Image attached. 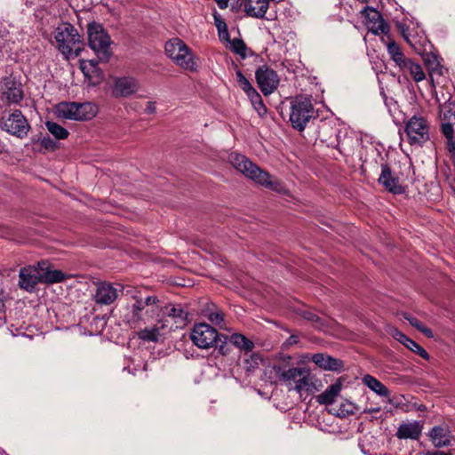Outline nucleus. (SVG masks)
Returning <instances> with one entry per match:
<instances>
[{
  "instance_id": "nucleus-1",
  "label": "nucleus",
  "mask_w": 455,
  "mask_h": 455,
  "mask_svg": "<svg viewBox=\"0 0 455 455\" xmlns=\"http://www.w3.org/2000/svg\"><path fill=\"white\" fill-rule=\"evenodd\" d=\"M132 299L134 302L127 306L126 313L124 315V321L131 328H140L159 315L162 306L156 296L132 294Z\"/></svg>"
},
{
  "instance_id": "nucleus-2",
  "label": "nucleus",
  "mask_w": 455,
  "mask_h": 455,
  "mask_svg": "<svg viewBox=\"0 0 455 455\" xmlns=\"http://www.w3.org/2000/svg\"><path fill=\"white\" fill-rule=\"evenodd\" d=\"M274 370L288 389L296 391L300 397L309 395L319 390L318 380L307 367H289L275 365Z\"/></svg>"
},
{
  "instance_id": "nucleus-3",
  "label": "nucleus",
  "mask_w": 455,
  "mask_h": 455,
  "mask_svg": "<svg viewBox=\"0 0 455 455\" xmlns=\"http://www.w3.org/2000/svg\"><path fill=\"white\" fill-rule=\"evenodd\" d=\"M229 161L238 172L256 183L277 193H286L284 186L278 179L272 177L268 172L259 169L245 156L232 153L229 156Z\"/></svg>"
},
{
  "instance_id": "nucleus-4",
  "label": "nucleus",
  "mask_w": 455,
  "mask_h": 455,
  "mask_svg": "<svg viewBox=\"0 0 455 455\" xmlns=\"http://www.w3.org/2000/svg\"><path fill=\"white\" fill-rule=\"evenodd\" d=\"M54 39L59 51L67 60L79 56L83 50L80 36L69 23L63 24L56 28Z\"/></svg>"
},
{
  "instance_id": "nucleus-5",
  "label": "nucleus",
  "mask_w": 455,
  "mask_h": 455,
  "mask_svg": "<svg viewBox=\"0 0 455 455\" xmlns=\"http://www.w3.org/2000/svg\"><path fill=\"white\" fill-rule=\"evenodd\" d=\"M89 46L102 62L108 61L111 56V40L103 27L98 23H91L87 28Z\"/></svg>"
},
{
  "instance_id": "nucleus-6",
  "label": "nucleus",
  "mask_w": 455,
  "mask_h": 455,
  "mask_svg": "<svg viewBox=\"0 0 455 455\" xmlns=\"http://www.w3.org/2000/svg\"><path fill=\"white\" fill-rule=\"evenodd\" d=\"M165 52L176 65L183 69L195 71L197 65L194 60V55L188 46L180 38L170 39L165 44Z\"/></svg>"
},
{
  "instance_id": "nucleus-7",
  "label": "nucleus",
  "mask_w": 455,
  "mask_h": 455,
  "mask_svg": "<svg viewBox=\"0 0 455 455\" xmlns=\"http://www.w3.org/2000/svg\"><path fill=\"white\" fill-rule=\"evenodd\" d=\"M56 115L59 117L70 120H90L97 114V106L91 102H60L56 105Z\"/></svg>"
},
{
  "instance_id": "nucleus-8",
  "label": "nucleus",
  "mask_w": 455,
  "mask_h": 455,
  "mask_svg": "<svg viewBox=\"0 0 455 455\" xmlns=\"http://www.w3.org/2000/svg\"><path fill=\"white\" fill-rule=\"evenodd\" d=\"M290 122L291 126L302 132L314 116L311 100L304 96H297L291 101Z\"/></svg>"
},
{
  "instance_id": "nucleus-9",
  "label": "nucleus",
  "mask_w": 455,
  "mask_h": 455,
  "mask_svg": "<svg viewBox=\"0 0 455 455\" xmlns=\"http://www.w3.org/2000/svg\"><path fill=\"white\" fill-rule=\"evenodd\" d=\"M405 133L411 145L421 146L429 140V125L420 116H413L405 125Z\"/></svg>"
},
{
  "instance_id": "nucleus-10",
  "label": "nucleus",
  "mask_w": 455,
  "mask_h": 455,
  "mask_svg": "<svg viewBox=\"0 0 455 455\" xmlns=\"http://www.w3.org/2000/svg\"><path fill=\"white\" fill-rule=\"evenodd\" d=\"M219 337L217 330L205 323H196L190 332L193 343L203 349L212 347Z\"/></svg>"
},
{
  "instance_id": "nucleus-11",
  "label": "nucleus",
  "mask_w": 455,
  "mask_h": 455,
  "mask_svg": "<svg viewBox=\"0 0 455 455\" xmlns=\"http://www.w3.org/2000/svg\"><path fill=\"white\" fill-rule=\"evenodd\" d=\"M1 128L12 136L23 139L28 135L30 126L21 111L15 110L3 117Z\"/></svg>"
},
{
  "instance_id": "nucleus-12",
  "label": "nucleus",
  "mask_w": 455,
  "mask_h": 455,
  "mask_svg": "<svg viewBox=\"0 0 455 455\" xmlns=\"http://www.w3.org/2000/svg\"><path fill=\"white\" fill-rule=\"evenodd\" d=\"M255 77L264 95H269L274 92L279 84V77L276 72L266 65L259 67L256 70Z\"/></svg>"
},
{
  "instance_id": "nucleus-13",
  "label": "nucleus",
  "mask_w": 455,
  "mask_h": 455,
  "mask_svg": "<svg viewBox=\"0 0 455 455\" xmlns=\"http://www.w3.org/2000/svg\"><path fill=\"white\" fill-rule=\"evenodd\" d=\"M41 283L40 269L36 266H27L20 269L18 285L21 290L33 292Z\"/></svg>"
},
{
  "instance_id": "nucleus-14",
  "label": "nucleus",
  "mask_w": 455,
  "mask_h": 455,
  "mask_svg": "<svg viewBox=\"0 0 455 455\" xmlns=\"http://www.w3.org/2000/svg\"><path fill=\"white\" fill-rule=\"evenodd\" d=\"M121 284L113 285L108 282L97 283L95 293L93 295L94 301L99 305H110L114 303L119 296Z\"/></svg>"
},
{
  "instance_id": "nucleus-15",
  "label": "nucleus",
  "mask_w": 455,
  "mask_h": 455,
  "mask_svg": "<svg viewBox=\"0 0 455 455\" xmlns=\"http://www.w3.org/2000/svg\"><path fill=\"white\" fill-rule=\"evenodd\" d=\"M140 88L138 81L130 76L115 78L112 87V96L115 98H127L138 92Z\"/></svg>"
},
{
  "instance_id": "nucleus-16",
  "label": "nucleus",
  "mask_w": 455,
  "mask_h": 455,
  "mask_svg": "<svg viewBox=\"0 0 455 455\" xmlns=\"http://www.w3.org/2000/svg\"><path fill=\"white\" fill-rule=\"evenodd\" d=\"M379 183L387 191L393 194H402L403 188L400 184L399 178L392 172L387 164H381V173L378 179Z\"/></svg>"
},
{
  "instance_id": "nucleus-17",
  "label": "nucleus",
  "mask_w": 455,
  "mask_h": 455,
  "mask_svg": "<svg viewBox=\"0 0 455 455\" xmlns=\"http://www.w3.org/2000/svg\"><path fill=\"white\" fill-rule=\"evenodd\" d=\"M428 435L435 447L442 448L452 444L453 437L447 427L435 426L430 430Z\"/></svg>"
},
{
  "instance_id": "nucleus-18",
  "label": "nucleus",
  "mask_w": 455,
  "mask_h": 455,
  "mask_svg": "<svg viewBox=\"0 0 455 455\" xmlns=\"http://www.w3.org/2000/svg\"><path fill=\"white\" fill-rule=\"evenodd\" d=\"M4 97L12 103H19L23 99L20 83L12 78H5L3 87Z\"/></svg>"
},
{
  "instance_id": "nucleus-19",
  "label": "nucleus",
  "mask_w": 455,
  "mask_h": 455,
  "mask_svg": "<svg viewBox=\"0 0 455 455\" xmlns=\"http://www.w3.org/2000/svg\"><path fill=\"white\" fill-rule=\"evenodd\" d=\"M38 267L40 269L41 283H60L65 279L64 273L60 270L50 269L47 261L38 262Z\"/></svg>"
},
{
  "instance_id": "nucleus-20",
  "label": "nucleus",
  "mask_w": 455,
  "mask_h": 455,
  "mask_svg": "<svg viewBox=\"0 0 455 455\" xmlns=\"http://www.w3.org/2000/svg\"><path fill=\"white\" fill-rule=\"evenodd\" d=\"M311 360L319 368L324 371H338L342 368V363L329 355L317 353L311 356Z\"/></svg>"
},
{
  "instance_id": "nucleus-21",
  "label": "nucleus",
  "mask_w": 455,
  "mask_h": 455,
  "mask_svg": "<svg viewBox=\"0 0 455 455\" xmlns=\"http://www.w3.org/2000/svg\"><path fill=\"white\" fill-rule=\"evenodd\" d=\"M421 431V424L418 421H413L400 425L395 435L398 439L417 440L419 438Z\"/></svg>"
},
{
  "instance_id": "nucleus-22",
  "label": "nucleus",
  "mask_w": 455,
  "mask_h": 455,
  "mask_svg": "<svg viewBox=\"0 0 455 455\" xmlns=\"http://www.w3.org/2000/svg\"><path fill=\"white\" fill-rule=\"evenodd\" d=\"M392 336L395 339L399 341L401 344L404 345L408 349L415 352L417 355L421 356L422 358L428 360L429 355L428 353L418 343L411 339L405 334L402 333L397 329H394L392 331Z\"/></svg>"
},
{
  "instance_id": "nucleus-23",
  "label": "nucleus",
  "mask_w": 455,
  "mask_h": 455,
  "mask_svg": "<svg viewBox=\"0 0 455 455\" xmlns=\"http://www.w3.org/2000/svg\"><path fill=\"white\" fill-rule=\"evenodd\" d=\"M396 28L400 31L402 36L404 40L412 47L416 52L420 51L419 46H423L424 43L427 41L426 37L420 36L418 40L410 31V28L407 25L406 21H396Z\"/></svg>"
},
{
  "instance_id": "nucleus-24",
  "label": "nucleus",
  "mask_w": 455,
  "mask_h": 455,
  "mask_svg": "<svg viewBox=\"0 0 455 455\" xmlns=\"http://www.w3.org/2000/svg\"><path fill=\"white\" fill-rule=\"evenodd\" d=\"M342 388V384L340 381H337L331 386H329L324 392L316 396V401L320 404L330 405L335 403L337 397L339 395V393Z\"/></svg>"
},
{
  "instance_id": "nucleus-25",
  "label": "nucleus",
  "mask_w": 455,
  "mask_h": 455,
  "mask_svg": "<svg viewBox=\"0 0 455 455\" xmlns=\"http://www.w3.org/2000/svg\"><path fill=\"white\" fill-rule=\"evenodd\" d=\"M270 0H247L245 11L249 16L263 18L268 9Z\"/></svg>"
},
{
  "instance_id": "nucleus-26",
  "label": "nucleus",
  "mask_w": 455,
  "mask_h": 455,
  "mask_svg": "<svg viewBox=\"0 0 455 455\" xmlns=\"http://www.w3.org/2000/svg\"><path fill=\"white\" fill-rule=\"evenodd\" d=\"M440 119L442 126L450 124L453 127L455 124V100H452L451 97L440 106Z\"/></svg>"
},
{
  "instance_id": "nucleus-27",
  "label": "nucleus",
  "mask_w": 455,
  "mask_h": 455,
  "mask_svg": "<svg viewBox=\"0 0 455 455\" xmlns=\"http://www.w3.org/2000/svg\"><path fill=\"white\" fill-rule=\"evenodd\" d=\"M387 50L391 60L399 67L400 69L406 66V62L409 59L404 56L400 46L394 40H388L387 43Z\"/></svg>"
},
{
  "instance_id": "nucleus-28",
  "label": "nucleus",
  "mask_w": 455,
  "mask_h": 455,
  "mask_svg": "<svg viewBox=\"0 0 455 455\" xmlns=\"http://www.w3.org/2000/svg\"><path fill=\"white\" fill-rule=\"evenodd\" d=\"M164 324L160 323L155 324L153 327L140 328L137 332L138 338L143 341L157 342L161 333L160 331L164 328Z\"/></svg>"
},
{
  "instance_id": "nucleus-29",
  "label": "nucleus",
  "mask_w": 455,
  "mask_h": 455,
  "mask_svg": "<svg viewBox=\"0 0 455 455\" xmlns=\"http://www.w3.org/2000/svg\"><path fill=\"white\" fill-rule=\"evenodd\" d=\"M363 382L377 395L384 397L389 395V390L387 388V387L373 376L365 375L363 379Z\"/></svg>"
},
{
  "instance_id": "nucleus-30",
  "label": "nucleus",
  "mask_w": 455,
  "mask_h": 455,
  "mask_svg": "<svg viewBox=\"0 0 455 455\" xmlns=\"http://www.w3.org/2000/svg\"><path fill=\"white\" fill-rule=\"evenodd\" d=\"M403 71H409L416 82L423 81L426 78L421 66L413 62L411 59L406 62V66L401 68Z\"/></svg>"
},
{
  "instance_id": "nucleus-31",
  "label": "nucleus",
  "mask_w": 455,
  "mask_h": 455,
  "mask_svg": "<svg viewBox=\"0 0 455 455\" xmlns=\"http://www.w3.org/2000/svg\"><path fill=\"white\" fill-rule=\"evenodd\" d=\"M230 342L236 347L245 352L251 351L254 347L252 341H251L249 339H247L245 336L240 333H234L233 335H231Z\"/></svg>"
},
{
  "instance_id": "nucleus-32",
  "label": "nucleus",
  "mask_w": 455,
  "mask_h": 455,
  "mask_svg": "<svg viewBox=\"0 0 455 455\" xmlns=\"http://www.w3.org/2000/svg\"><path fill=\"white\" fill-rule=\"evenodd\" d=\"M259 116H264L267 114V107L265 106L260 94L255 91L247 96Z\"/></svg>"
},
{
  "instance_id": "nucleus-33",
  "label": "nucleus",
  "mask_w": 455,
  "mask_h": 455,
  "mask_svg": "<svg viewBox=\"0 0 455 455\" xmlns=\"http://www.w3.org/2000/svg\"><path fill=\"white\" fill-rule=\"evenodd\" d=\"M100 61L98 60H81V69L86 77H91L93 74L99 76L100 69L98 63Z\"/></svg>"
},
{
  "instance_id": "nucleus-34",
  "label": "nucleus",
  "mask_w": 455,
  "mask_h": 455,
  "mask_svg": "<svg viewBox=\"0 0 455 455\" xmlns=\"http://www.w3.org/2000/svg\"><path fill=\"white\" fill-rule=\"evenodd\" d=\"M45 126L49 132L57 140H64L68 136V130L54 122L47 121Z\"/></svg>"
},
{
  "instance_id": "nucleus-35",
  "label": "nucleus",
  "mask_w": 455,
  "mask_h": 455,
  "mask_svg": "<svg viewBox=\"0 0 455 455\" xmlns=\"http://www.w3.org/2000/svg\"><path fill=\"white\" fill-rule=\"evenodd\" d=\"M236 81L240 88L246 93L247 96L256 91L249 80L243 75L241 70L236 71Z\"/></svg>"
},
{
  "instance_id": "nucleus-36",
  "label": "nucleus",
  "mask_w": 455,
  "mask_h": 455,
  "mask_svg": "<svg viewBox=\"0 0 455 455\" xmlns=\"http://www.w3.org/2000/svg\"><path fill=\"white\" fill-rule=\"evenodd\" d=\"M204 316L213 324L221 326V323L224 322V315L222 311L217 309L215 311H212L210 308L204 311Z\"/></svg>"
},
{
  "instance_id": "nucleus-37",
  "label": "nucleus",
  "mask_w": 455,
  "mask_h": 455,
  "mask_svg": "<svg viewBox=\"0 0 455 455\" xmlns=\"http://www.w3.org/2000/svg\"><path fill=\"white\" fill-rule=\"evenodd\" d=\"M355 409L356 407L354 403L349 402L343 403L339 405V408L337 411V416L345 418L347 416L353 415Z\"/></svg>"
},
{
  "instance_id": "nucleus-38",
  "label": "nucleus",
  "mask_w": 455,
  "mask_h": 455,
  "mask_svg": "<svg viewBox=\"0 0 455 455\" xmlns=\"http://www.w3.org/2000/svg\"><path fill=\"white\" fill-rule=\"evenodd\" d=\"M166 314L169 316H172L175 319H181L184 320L187 316V314L183 310V308L180 306L172 305L169 308L168 307H165Z\"/></svg>"
},
{
  "instance_id": "nucleus-39",
  "label": "nucleus",
  "mask_w": 455,
  "mask_h": 455,
  "mask_svg": "<svg viewBox=\"0 0 455 455\" xmlns=\"http://www.w3.org/2000/svg\"><path fill=\"white\" fill-rule=\"evenodd\" d=\"M298 314L305 320L315 323L317 327H320L322 324H317L320 322V318L314 312L309 311L307 309H299Z\"/></svg>"
},
{
  "instance_id": "nucleus-40",
  "label": "nucleus",
  "mask_w": 455,
  "mask_h": 455,
  "mask_svg": "<svg viewBox=\"0 0 455 455\" xmlns=\"http://www.w3.org/2000/svg\"><path fill=\"white\" fill-rule=\"evenodd\" d=\"M232 50L235 53L239 54L242 58L244 59L246 57V53H245L246 46L242 40L234 39L232 42Z\"/></svg>"
},
{
  "instance_id": "nucleus-41",
  "label": "nucleus",
  "mask_w": 455,
  "mask_h": 455,
  "mask_svg": "<svg viewBox=\"0 0 455 455\" xmlns=\"http://www.w3.org/2000/svg\"><path fill=\"white\" fill-rule=\"evenodd\" d=\"M40 145L46 150L53 151L57 148L58 144L49 136H44L40 140Z\"/></svg>"
},
{
  "instance_id": "nucleus-42",
  "label": "nucleus",
  "mask_w": 455,
  "mask_h": 455,
  "mask_svg": "<svg viewBox=\"0 0 455 455\" xmlns=\"http://www.w3.org/2000/svg\"><path fill=\"white\" fill-rule=\"evenodd\" d=\"M120 289V291H123L124 294L126 296H131L132 298V294H142L140 291H138L131 286H122L118 287Z\"/></svg>"
},
{
  "instance_id": "nucleus-43",
  "label": "nucleus",
  "mask_w": 455,
  "mask_h": 455,
  "mask_svg": "<svg viewBox=\"0 0 455 455\" xmlns=\"http://www.w3.org/2000/svg\"><path fill=\"white\" fill-rule=\"evenodd\" d=\"M404 318L411 323V326L415 327L417 330L420 331V329L423 327V323L417 319L416 317H412L410 315L404 316Z\"/></svg>"
},
{
  "instance_id": "nucleus-44",
  "label": "nucleus",
  "mask_w": 455,
  "mask_h": 455,
  "mask_svg": "<svg viewBox=\"0 0 455 455\" xmlns=\"http://www.w3.org/2000/svg\"><path fill=\"white\" fill-rule=\"evenodd\" d=\"M156 111V102L155 101H148L146 108H145V113L151 115V114H155Z\"/></svg>"
},
{
  "instance_id": "nucleus-45",
  "label": "nucleus",
  "mask_w": 455,
  "mask_h": 455,
  "mask_svg": "<svg viewBox=\"0 0 455 455\" xmlns=\"http://www.w3.org/2000/svg\"><path fill=\"white\" fill-rule=\"evenodd\" d=\"M377 30H379L381 33L388 32V25L383 20H380L378 23Z\"/></svg>"
},
{
  "instance_id": "nucleus-46",
  "label": "nucleus",
  "mask_w": 455,
  "mask_h": 455,
  "mask_svg": "<svg viewBox=\"0 0 455 455\" xmlns=\"http://www.w3.org/2000/svg\"><path fill=\"white\" fill-rule=\"evenodd\" d=\"M299 341V336L296 335V334H291L286 342L288 345L291 346V345L298 344Z\"/></svg>"
},
{
  "instance_id": "nucleus-47",
  "label": "nucleus",
  "mask_w": 455,
  "mask_h": 455,
  "mask_svg": "<svg viewBox=\"0 0 455 455\" xmlns=\"http://www.w3.org/2000/svg\"><path fill=\"white\" fill-rule=\"evenodd\" d=\"M420 332H422L425 336H427V338H433V331L426 327L425 325H423V327L420 329L419 331Z\"/></svg>"
},
{
  "instance_id": "nucleus-48",
  "label": "nucleus",
  "mask_w": 455,
  "mask_h": 455,
  "mask_svg": "<svg viewBox=\"0 0 455 455\" xmlns=\"http://www.w3.org/2000/svg\"><path fill=\"white\" fill-rule=\"evenodd\" d=\"M433 58H434L433 61H430L429 60H426V62L431 67L432 69H435V67H437L439 65V63L435 57H433Z\"/></svg>"
},
{
  "instance_id": "nucleus-49",
  "label": "nucleus",
  "mask_w": 455,
  "mask_h": 455,
  "mask_svg": "<svg viewBox=\"0 0 455 455\" xmlns=\"http://www.w3.org/2000/svg\"><path fill=\"white\" fill-rule=\"evenodd\" d=\"M379 411H380L379 407H372V408H369V409H364L363 412L371 414V413L379 412Z\"/></svg>"
},
{
  "instance_id": "nucleus-50",
  "label": "nucleus",
  "mask_w": 455,
  "mask_h": 455,
  "mask_svg": "<svg viewBox=\"0 0 455 455\" xmlns=\"http://www.w3.org/2000/svg\"><path fill=\"white\" fill-rule=\"evenodd\" d=\"M426 455H451L442 451H427Z\"/></svg>"
},
{
  "instance_id": "nucleus-51",
  "label": "nucleus",
  "mask_w": 455,
  "mask_h": 455,
  "mask_svg": "<svg viewBox=\"0 0 455 455\" xmlns=\"http://www.w3.org/2000/svg\"><path fill=\"white\" fill-rule=\"evenodd\" d=\"M40 2H41V0H37V3H38V4H40ZM26 4H27L28 5H31V4H36V0H26Z\"/></svg>"
},
{
  "instance_id": "nucleus-52",
  "label": "nucleus",
  "mask_w": 455,
  "mask_h": 455,
  "mask_svg": "<svg viewBox=\"0 0 455 455\" xmlns=\"http://www.w3.org/2000/svg\"><path fill=\"white\" fill-rule=\"evenodd\" d=\"M220 351L222 355H225L227 353V351L224 350V347L223 346H220Z\"/></svg>"
},
{
  "instance_id": "nucleus-53",
  "label": "nucleus",
  "mask_w": 455,
  "mask_h": 455,
  "mask_svg": "<svg viewBox=\"0 0 455 455\" xmlns=\"http://www.w3.org/2000/svg\"><path fill=\"white\" fill-rule=\"evenodd\" d=\"M217 27H218L219 31L220 32L221 31V24H218Z\"/></svg>"
},
{
  "instance_id": "nucleus-54",
  "label": "nucleus",
  "mask_w": 455,
  "mask_h": 455,
  "mask_svg": "<svg viewBox=\"0 0 455 455\" xmlns=\"http://www.w3.org/2000/svg\"><path fill=\"white\" fill-rule=\"evenodd\" d=\"M436 100L441 104V100L438 96H436Z\"/></svg>"
}]
</instances>
